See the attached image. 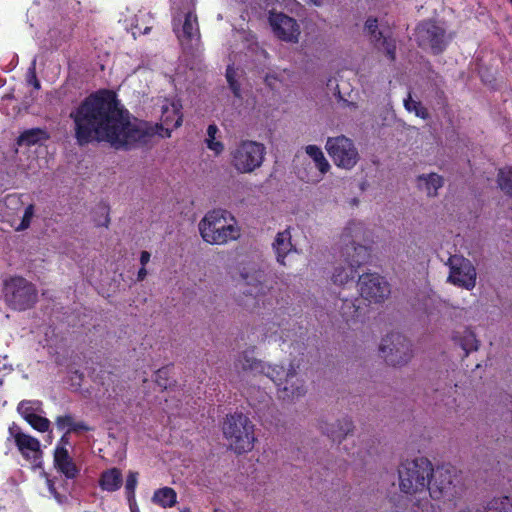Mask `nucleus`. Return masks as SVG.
Returning a JSON list of instances; mask_svg holds the SVG:
<instances>
[{
  "label": "nucleus",
  "instance_id": "obj_1",
  "mask_svg": "<svg viewBox=\"0 0 512 512\" xmlns=\"http://www.w3.org/2000/svg\"><path fill=\"white\" fill-rule=\"evenodd\" d=\"M70 118L79 145L98 140L108 142L116 149L128 150L146 145L155 134L146 122H132L116 92L106 88L85 97L70 113Z\"/></svg>",
  "mask_w": 512,
  "mask_h": 512
},
{
  "label": "nucleus",
  "instance_id": "obj_2",
  "mask_svg": "<svg viewBox=\"0 0 512 512\" xmlns=\"http://www.w3.org/2000/svg\"><path fill=\"white\" fill-rule=\"evenodd\" d=\"M252 351H245L242 355L241 366L243 370L257 371L265 373L277 386L278 397L282 400H293L303 396L306 392L304 383L298 378L293 363L289 369L280 365H265L262 361L256 359L251 354Z\"/></svg>",
  "mask_w": 512,
  "mask_h": 512
},
{
  "label": "nucleus",
  "instance_id": "obj_3",
  "mask_svg": "<svg viewBox=\"0 0 512 512\" xmlns=\"http://www.w3.org/2000/svg\"><path fill=\"white\" fill-rule=\"evenodd\" d=\"M202 239L212 245H224L240 237L235 217L227 210L214 209L199 222Z\"/></svg>",
  "mask_w": 512,
  "mask_h": 512
},
{
  "label": "nucleus",
  "instance_id": "obj_4",
  "mask_svg": "<svg viewBox=\"0 0 512 512\" xmlns=\"http://www.w3.org/2000/svg\"><path fill=\"white\" fill-rule=\"evenodd\" d=\"M430 474H432V463L425 457L402 462L398 467L400 491L413 495L427 490Z\"/></svg>",
  "mask_w": 512,
  "mask_h": 512
},
{
  "label": "nucleus",
  "instance_id": "obj_5",
  "mask_svg": "<svg viewBox=\"0 0 512 512\" xmlns=\"http://www.w3.org/2000/svg\"><path fill=\"white\" fill-rule=\"evenodd\" d=\"M223 434L229 441L231 449L237 454L251 451L256 441L254 424L243 413L227 416L223 425Z\"/></svg>",
  "mask_w": 512,
  "mask_h": 512
},
{
  "label": "nucleus",
  "instance_id": "obj_6",
  "mask_svg": "<svg viewBox=\"0 0 512 512\" xmlns=\"http://www.w3.org/2000/svg\"><path fill=\"white\" fill-rule=\"evenodd\" d=\"M2 293L6 305L15 311L31 309L38 300L36 286L21 276H11L5 279Z\"/></svg>",
  "mask_w": 512,
  "mask_h": 512
},
{
  "label": "nucleus",
  "instance_id": "obj_7",
  "mask_svg": "<svg viewBox=\"0 0 512 512\" xmlns=\"http://www.w3.org/2000/svg\"><path fill=\"white\" fill-rule=\"evenodd\" d=\"M427 490L434 500L452 501L461 492V479L452 465H441L436 469L432 467L429 475Z\"/></svg>",
  "mask_w": 512,
  "mask_h": 512
},
{
  "label": "nucleus",
  "instance_id": "obj_8",
  "mask_svg": "<svg viewBox=\"0 0 512 512\" xmlns=\"http://www.w3.org/2000/svg\"><path fill=\"white\" fill-rule=\"evenodd\" d=\"M341 254L346 266L338 265L334 268L331 279L336 285H344L354 280L358 268L367 263L370 258L369 249L364 245L356 244L355 241L346 243Z\"/></svg>",
  "mask_w": 512,
  "mask_h": 512
},
{
  "label": "nucleus",
  "instance_id": "obj_9",
  "mask_svg": "<svg viewBox=\"0 0 512 512\" xmlns=\"http://www.w3.org/2000/svg\"><path fill=\"white\" fill-rule=\"evenodd\" d=\"M264 144L253 140H241L230 152L231 165L239 173H252L265 158Z\"/></svg>",
  "mask_w": 512,
  "mask_h": 512
},
{
  "label": "nucleus",
  "instance_id": "obj_10",
  "mask_svg": "<svg viewBox=\"0 0 512 512\" xmlns=\"http://www.w3.org/2000/svg\"><path fill=\"white\" fill-rule=\"evenodd\" d=\"M415 40L420 48H430L434 55L443 53L449 42L446 29L432 19L423 20L417 25Z\"/></svg>",
  "mask_w": 512,
  "mask_h": 512
},
{
  "label": "nucleus",
  "instance_id": "obj_11",
  "mask_svg": "<svg viewBox=\"0 0 512 512\" xmlns=\"http://www.w3.org/2000/svg\"><path fill=\"white\" fill-rule=\"evenodd\" d=\"M386 363L391 366H403L412 358L410 341L398 332L387 334L379 346Z\"/></svg>",
  "mask_w": 512,
  "mask_h": 512
},
{
  "label": "nucleus",
  "instance_id": "obj_12",
  "mask_svg": "<svg viewBox=\"0 0 512 512\" xmlns=\"http://www.w3.org/2000/svg\"><path fill=\"white\" fill-rule=\"evenodd\" d=\"M24 202L22 195L17 193L8 194L4 199L3 216L15 231H24L31 225L35 214V205L30 203L24 209L23 216L19 219L18 214L22 210Z\"/></svg>",
  "mask_w": 512,
  "mask_h": 512
},
{
  "label": "nucleus",
  "instance_id": "obj_13",
  "mask_svg": "<svg viewBox=\"0 0 512 512\" xmlns=\"http://www.w3.org/2000/svg\"><path fill=\"white\" fill-rule=\"evenodd\" d=\"M325 147L338 167L351 169L359 160V154L353 141L344 135L328 138Z\"/></svg>",
  "mask_w": 512,
  "mask_h": 512
},
{
  "label": "nucleus",
  "instance_id": "obj_14",
  "mask_svg": "<svg viewBox=\"0 0 512 512\" xmlns=\"http://www.w3.org/2000/svg\"><path fill=\"white\" fill-rule=\"evenodd\" d=\"M358 287L361 297L373 303L383 302L391 293L389 283L378 273L359 276Z\"/></svg>",
  "mask_w": 512,
  "mask_h": 512
},
{
  "label": "nucleus",
  "instance_id": "obj_15",
  "mask_svg": "<svg viewBox=\"0 0 512 512\" xmlns=\"http://www.w3.org/2000/svg\"><path fill=\"white\" fill-rule=\"evenodd\" d=\"M450 273L448 280L459 287L471 289L475 286L476 271L472 263L462 256H451L449 258Z\"/></svg>",
  "mask_w": 512,
  "mask_h": 512
},
{
  "label": "nucleus",
  "instance_id": "obj_16",
  "mask_svg": "<svg viewBox=\"0 0 512 512\" xmlns=\"http://www.w3.org/2000/svg\"><path fill=\"white\" fill-rule=\"evenodd\" d=\"M268 20L274 34L280 40L293 43L298 42L300 28L294 18L282 12H270Z\"/></svg>",
  "mask_w": 512,
  "mask_h": 512
},
{
  "label": "nucleus",
  "instance_id": "obj_17",
  "mask_svg": "<svg viewBox=\"0 0 512 512\" xmlns=\"http://www.w3.org/2000/svg\"><path fill=\"white\" fill-rule=\"evenodd\" d=\"M173 31L182 45H188L192 41H199L200 31L197 15L189 11L185 14L183 22L181 20H173Z\"/></svg>",
  "mask_w": 512,
  "mask_h": 512
},
{
  "label": "nucleus",
  "instance_id": "obj_18",
  "mask_svg": "<svg viewBox=\"0 0 512 512\" xmlns=\"http://www.w3.org/2000/svg\"><path fill=\"white\" fill-rule=\"evenodd\" d=\"M14 442L21 455L34 466H40L42 460V450L40 441L22 431L14 435Z\"/></svg>",
  "mask_w": 512,
  "mask_h": 512
},
{
  "label": "nucleus",
  "instance_id": "obj_19",
  "mask_svg": "<svg viewBox=\"0 0 512 512\" xmlns=\"http://www.w3.org/2000/svg\"><path fill=\"white\" fill-rule=\"evenodd\" d=\"M53 463L55 469L67 479H75L80 473V469L64 446H56L53 455Z\"/></svg>",
  "mask_w": 512,
  "mask_h": 512
},
{
  "label": "nucleus",
  "instance_id": "obj_20",
  "mask_svg": "<svg viewBox=\"0 0 512 512\" xmlns=\"http://www.w3.org/2000/svg\"><path fill=\"white\" fill-rule=\"evenodd\" d=\"M320 428L333 442L341 443L353 430V423L349 418L344 417L342 420H337V423H321Z\"/></svg>",
  "mask_w": 512,
  "mask_h": 512
},
{
  "label": "nucleus",
  "instance_id": "obj_21",
  "mask_svg": "<svg viewBox=\"0 0 512 512\" xmlns=\"http://www.w3.org/2000/svg\"><path fill=\"white\" fill-rule=\"evenodd\" d=\"M273 250L276 254L277 262L285 265L286 256L295 251V247L291 241L290 229L287 228L284 231L278 232L272 244Z\"/></svg>",
  "mask_w": 512,
  "mask_h": 512
},
{
  "label": "nucleus",
  "instance_id": "obj_22",
  "mask_svg": "<svg viewBox=\"0 0 512 512\" xmlns=\"http://www.w3.org/2000/svg\"><path fill=\"white\" fill-rule=\"evenodd\" d=\"M161 121L167 126L166 136L170 137L171 130L180 127L182 124L183 115L181 113V105L171 103L170 106H164Z\"/></svg>",
  "mask_w": 512,
  "mask_h": 512
},
{
  "label": "nucleus",
  "instance_id": "obj_23",
  "mask_svg": "<svg viewBox=\"0 0 512 512\" xmlns=\"http://www.w3.org/2000/svg\"><path fill=\"white\" fill-rule=\"evenodd\" d=\"M99 487L103 491L114 492L120 489L123 483V477L121 470L119 468L113 467L107 470H104L100 474L99 478Z\"/></svg>",
  "mask_w": 512,
  "mask_h": 512
},
{
  "label": "nucleus",
  "instance_id": "obj_24",
  "mask_svg": "<svg viewBox=\"0 0 512 512\" xmlns=\"http://www.w3.org/2000/svg\"><path fill=\"white\" fill-rule=\"evenodd\" d=\"M452 338L453 341L465 352V356H468L470 352L478 349L479 341L477 340L474 332L470 329H464L462 332H455Z\"/></svg>",
  "mask_w": 512,
  "mask_h": 512
},
{
  "label": "nucleus",
  "instance_id": "obj_25",
  "mask_svg": "<svg viewBox=\"0 0 512 512\" xmlns=\"http://www.w3.org/2000/svg\"><path fill=\"white\" fill-rule=\"evenodd\" d=\"M48 138L49 135L45 130L40 128H32L22 132L18 136L16 143L18 146H32L37 144L41 140H46Z\"/></svg>",
  "mask_w": 512,
  "mask_h": 512
},
{
  "label": "nucleus",
  "instance_id": "obj_26",
  "mask_svg": "<svg viewBox=\"0 0 512 512\" xmlns=\"http://www.w3.org/2000/svg\"><path fill=\"white\" fill-rule=\"evenodd\" d=\"M496 184L505 196L512 199V166L501 167L497 170Z\"/></svg>",
  "mask_w": 512,
  "mask_h": 512
},
{
  "label": "nucleus",
  "instance_id": "obj_27",
  "mask_svg": "<svg viewBox=\"0 0 512 512\" xmlns=\"http://www.w3.org/2000/svg\"><path fill=\"white\" fill-rule=\"evenodd\" d=\"M418 184L419 186L424 184L427 195L434 197L437 195V190L443 186V178L436 173H430L428 175L423 174L418 176Z\"/></svg>",
  "mask_w": 512,
  "mask_h": 512
},
{
  "label": "nucleus",
  "instance_id": "obj_28",
  "mask_svg": "<svg viewBox=\"0 0 512 512\" xmlns=\"http://www.w3.org/2000/svg\"><path fill=\"white\" fill-rule=\"evenodd\" d=\"M177 494L173 488L163 487L154 492L153 502L163 508L173 507L176 503Z\"/></svg>",
  "mask_w": 512,
  "mask_h": 512
},
{
  "label": "nucleus",
  "instance_id": "obj_29",
  "mask_svg": "<svg viewBox=\"0 0 512 512\" xmlns=\"http://www.w3.org/2000/svg\"><path fill=\"white\" fill-rule=\"evenodd\" d=\"M339 301L341 304L336 303L335 305L339 307V312L346 322L358 315L359 305H357V298H339Z\"/></svg>",
  "mask_w": 512,
  "mask_h": 512
},
{
  "label": "nucleus",
  "instance_id": "obj_30",
  "mask_svg": "<svg viewBox=\"0 0 512 512\" xmlns=\"http://www.w3.org/2000/svg\"><path fill=\"white\" fill-rule=\"evenodd\" d=\"M306 153L313 159L316 167L322 174H325L330 169V164L325 158L322 150L316 145L306 146Z\"/></svg>",
  "mask_w": 512,
  "mask_h": 512
},
{
  "label": "nucleus",
  "instance_id": "obj_31",
  "mask_svg": "<svg viewBox=\"0 0 512 512\" xmlns=\"http://www.w3.org/2000/svg\"><path fill=\"white\" fill-rule=\"evenodd\" d=\"M17 411L27 421L42 411V402L38 400H23L18 404Z\"/></svg>",
  "mask_w": 512,
  "mask_h": 512
},
{
  "label": "nucleus",
  "instance_id": "obj_32",
  "mask_svg": "<svg viewBox=\"0 0 512 512\" xmlns=\"http://www.w3.org/2000/svg\"><path fill=\"white\" fill-rule=\"evenodd\" d=\"M485 512H512V498L502 496L491 499L485 506Z\"/></svg>",
  "mask_w": 512,
  "mask_h": 512
},
{
  "label": "nucleus",
  "instance_id": "obj_33",
  "mask_svg": "<svg viewBox=\"0 0 512 512\" xmlns=\"http://www.w3.org/2000/svg\"><path fill=\"white\" fill-rule=\"evenodd\" d=\"M138 483V473L130 471L126 478L125 483V494L128 500L129 506L132 509L133 505L136 504L135 490Z\"/></svg>",
  "mask_w": 512,
  "mask_h": 512
},
{
  "label": "nucleus",
  "instance_id": "obj_34",
  "mask_svg": "<svg viewBox=\"0 0 512 512\" xmlns=\"http://www.w3.org/2000/svg\"><path fill=\"white\" fill-rule=\"evenodd\" d=\"M404 107L408 112H414L415 115L421 119L426 120L429 118L427 108H425L420 101L413 100L411 94L404 99Z\"/></svg>",
  "mask_w": 512,
  "mask_h": 512
},
{
  "label": "nucleus",
  "instance_id": "obj_35",
  "mask_svg": "<svg viewBox=\"0 0 512 512\" xmlns=\"http://www.w3.org/2000/svg\"><path fill=\"white\" fill-rule=\"evenodd\" d=\"M375 46L383 48L385 55L390 62H394L396 60V40L392 36L382 35V39Z\"/></svg>",
  "mask_w": 512,
  "mask_h": 512
},
{
  "label": "nucleus",
  "instance_id": "obj_36",
  "mask_svg": "<svg viewBox=\"0 0 512 512\" xmlns=\"http://www.w3.org/2000/svg\"><path fill=\"white\" fill-rule=\"evenodd\" d=\"M171 367L172 365H167L156 371L155 382L163 389H168L175 383V381L171 380L169 376Z\"/></svg>",
  "mask_w": 512,
  "mask_h": 512
},
{
  "label": "nucleus",
  "instance_id": "obj_37",
  "mask_svg": "<svg viewBox=\"0 0 512 512\" xmlns=\"http://www.w3.org/2000/svg\"><path fill=\"white\" fill-rule=\"evenodd\" d=\"M365 30L371 37L374 45H377L382 39L383 33L378 30V20L375 17H369L365 22Z\"/></svg>",
  "mask_w": 512,
  "mask_h": 512
},
{
  "label": "nucleus",
  "instance_id": "obj_38",
  "mask_svg": "<svg viewBox=\"0 0 512 512\" xmlns=\"http://www.w3.org/2000/svg\"><path fill=\"white\" fill-rule=\"evenodd\" d=\"M33 429L39 432H46L49 430L51 422L48 418L41 415H34L26 421Z\"/></svg>",
  "mask_w": 512,
  "mask_h": 512
},
{
  "label": "nucleus",
  "instance_id": "obj_39",
  "mask_svg": "<svg viewBox=\"0 0 512 512\" xmlns=\"http://www.w3.org/2000/svg\"><path fill=\"white\" fill-rule=\"evenodd\" d=\"M74 417L71 414H65L57 416L55 419V424L58 430H66V434H70V429L72 428Z\"/></svg>",
  "mask_w": 512,
  "mask_h": 512
},
{
  "label": "nucleus",
  "instance_id": "obj_40",
  "mask_svg": "<svg viewBox=\"0 0 512 512\" xmlns=\"http://www.w3.org/2000/svg\"><path fill=\"white\" fill-rule=\"evenodd\" d=\"M264 287L260 281L257 284L249 286L242 290V293L246 296H251L255 300V303H259L260 296L263 294Z\"/></svg>",
  "mask_w": 512,
  "mask_h": 512
},
{
  "label": "nucleus",
  "instance_id": "obj_41",
  "mask_svg": "<svg viewBox=\"0 0 512 512\" xmlns=\"http://www.w3.org/2000/svg\"><path fill=\"white\" fill-rule=\"evenodd\" d=\"M98 209L100 210L102 216L98 219H95L96 225L108 227L110 223L109 206L105 203H100Z\"/></svg>",
  "mask_w": 512,
  "mask_h": 512
},
{
  "label": "nucleus",
  "instance_id": "obj_42",
  "mask_svg": "<svg viewBox=\"0 0 512 512\" xmlns=\"http://www.w3.org/2000/svg\"><path fill=\"white\" fill-rule=\"evenodd\" d=\"M207 148L215 153V155H220L224 151V144L221 141H217L215 139H206L205 140Z\"/></svg>",
  "mask_w": 512,
  "mask_h": 512
},
{
  "label": "nucleus",
  "instance_id": "obj_43",
  "mask_svg": "<svg viewBox=\"0 0 512 512\" xmlns=\"http://www.w3.org/2000/svg\"><path fill=\"white\" fill-rule=\"evenodd\" d=\"M27 82L29 85L33 86L36 90H39L41 88L40 81L37 78L35 65L29 68L28 75H27Z\"/></svg>",
  "mask_w": 512,
  "mask_h": 512
},
{
  "label": "nucleus",
  "instance_id": "obj_44",
  "mask_svg": "<svg viewBox=\"0 0 512 512\" xmlns=\"http://www.w3.org/2000/svg\"><path fill=\"white\" fill-rule=\"evenodd\" d=\"M93 428L87 425L84 421H75L73 419L72 428L70 429L71 433H80V432H88L92 431Z\"/></svg>",
  "mask_w": 512,
  "mask_h": 512
},
{
  "label": "nucleus",
  "instance_id": "obj_45",
  "mask_svg": "<svg viewBox=\"0 0 512 512\" xmlns=\"http://www.w3.org/2000/svg\"><path fill=\"white\" fill-rule=\"evenodd\" d=\"M362 224L356 222H350L347 227H345L344 232L342 234L343 238H351L353 237V233L361 230Z\"/></svg>",
  "mask_w": 512,
  "mask_h": 512
},
{
  "label": "nucleus",
  "instance_id": "obj_46",
  "mask_svg": "<svg viewBox=\"0 0 512 512\" xmlns=\"http://www.w3.org/2000/svg\"><path fill=\"white\" fill-rule=\"evenodd\" d=\"M272 326H273V327H269L268 329H266V330L263 332L262 340H266V339H268V338H271L273 335H276L278 331H277V329H276V330H273V328H274L275 326L280 327V326H281V324H280V323H278V324L272 323Z\"/></svg>",
  "mask_w": 512,
  "mask_h": 512
},
{
  "label": "nucleus",
  "instance_id": "obj_47",
  "mask_svg": "<svg viewBox=\"0 0 512 512\" xmlns=\"http://www.w3.org/2000/svg\"><path fill=\"white\" fill-rule=\"evenodd\" d=\"M228 84H229V88L231 89L234 96L240 97L241 96V88H240L239 82L237 80H235V81H230Z\"/></svg>",
  "mask_w": 512,
  "mask_h": 512
},
{
  "label": "nucleus",
  "instance_id": "obj_48",
  "mask_svg": "<svg viewBox=\"0 0 512 512\" xmlns=\"http://www.w3.org/2000/svg\"><path fill=\"white\" fill-rule=\"evenodd\" d=\"M236 70L234 69L233 66L229 65L226 69V79H227V82L229 83L230 81H235L237 80L236 79Z\"/></svg>",
  "mask_w": 512,
  "mask_h": 512
},
{
  "label": "nucleus",
  "instance_id": "obj_49",
  "mask_svg": "<svg viewBox=\"0 0 512 512\" xmlns=\"http://www.w3.org/2000/svg\"><path fill=\"white\" fill-rule=\"evenodd\" d=\"M218 132V127L215 124H210L207 128V138L206 139H215L216 134Z\"/></svg>",
  "mask_w": 512,
  "mask_h": 512
},
{
  "label": "nucleus",
  "instance_id": "obj_50",
  "mask_svg": "<svg viewBox=\"0 0 512 512\" xmlns=\"http://www.w3.org/2000/svg\"><path fill=\"white\" fill-rule=\"evenodd\" d=\"M150 253L148 251H142L140 255V263L141 266L145 267L146 264L150 261Z\"/></svg>",
  "mask_w": 512,
  "mask_h": 512
},
{
  "label": "nucleus",
  "instance_id": "obj_51",
  "mask_svg": "<svg viewBox=\"0 0 512 512\" xmlns=\"http://www.w3.org/2000/svg\"><path fill=\"white\" fill-rule=\"evenodd\" d=\"M83 377H84L83 373H82V372H80L79 370H74V371L72 372V377H71V378H72V380H73L74 378H76V379L78 380V383H77V385H78V386H80L81 381L83 380Z\"/></svg>",
  "mask_w": 512,
  "mask_h": 512
},
{
  "label": "nucleus",
  "instance_id": "obj_52",
  "mask_svg": "<svg viewBox=\"0 0 512 512\" xmlns=\"http://www.w3.org/2000/svg\"><path fill=\"white\" fill-rule=\"evenodd\" d=\"M147 276V270L145 267L141 266V268L138 270V273H137V280L138 281H143Z\"/></svg>",
  "mask_w": 512,
  "mask_h": 512
},
{
  "label": "nucleus",
  "instance_id": "obj_53",
  "mask_svg": "<svg viewBox=\"0 0 512 512\" xmlns=\"http://www.w3.org/2000/svg\"><path fill=\"white\" fill-rule=\"evenodd\" d=\"M151 28H152V27H150V26H145V27L142 29L138 24H136V25H135V29H137V30H138V32H139L140 34H143V35L149 34V32L151 31Z\"/></svg>",
  "mask_w": 512,
  "mask_h": 512
},
{
  "label": "nucleus",
  "instance_id": "obj_54",
  "mask_svg": "<svg viewBox=\"0 0 512 512\" xmlns=\"http://www.w3.org/2000/svg\"><path fill=\"white\" fill-rule=\"evenodd\" d=\"M18 431H21L20 427L17 426L15 423H13L10 427H9V433L10 435L14 438V435L18 432Z\"/></svg>",
  "mask_w": 512,
  "mask_h": 512
},
{
  "label": "nucleus",
  "instance_id": "obj_55",
  "mask_svg": "<svg viewBox=\"0 0 512 512\" xmlns=\"http://www.w3.org/2000/svg\"><path fill=\"white\" fill-rule=\"evenodd\" d=\"M48 485H49V490H50V492H52V493H56L55 488H54V485H53V483H52V481H51V480H48Z\"/></svg>",
  "mask_w": 512,
  "mask_h": 512
},
{
  "label": "nucleus",
  "instance_id": "obj_56",
  "mask_svg": "<svg viewBox=\"0 0 512 512\" xmlns=\"http://www.w3.org/2000/svg\"><path fill=\"white\" fill-rule=\"evenodd\" d=\"M66 433L61 437L60 439V443H63V444H67L68 443V438L66 437Z\"/></svg>",
  "mask_w": 512,
  "mask_h": 512
},
{
  "label": "nucleus",
  "instance_id": "obj_57",
  "mask_svg": "<svg viewBox=\"0 0 512 512\" xmlns=\"http://www.w3.org/2000/svg\"><path fill=\"white\" fill-rule=\"evenodd\" d=\"M269 80H270V77H269V76H267V77H266V82L270 85Z\"/></svg>",
  "mask_w": 512,
  "mask_h": 512
},
{
  "label": "nucleus",
  "instance_id": "obj_58",
  "mask_svg": "<svg viewBox=\"0 0 512 512\" xmlns=\"http://www.w3.org/2000/svg\"><path fill=\"white\" fill-rule=\"evenodd\" d=\"M510 2L512 3V0H510Z\"/></svg>",
  "mask_w": 512,
  "mask_h": 512
}]
</instances>
